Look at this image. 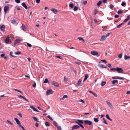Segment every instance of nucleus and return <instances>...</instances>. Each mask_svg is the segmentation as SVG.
<instances>
[{"mask_svg": "<svg viewBox=\"0 0 130 130\" xmlns=\"http://www.w3.org/2000/svg\"><path fill=\"white\" fill-rule=\"evenodd\" d=\"M117 13L118 14H121L122 13V11L121 10H119L118 11Z\"/></svg>", "mask_w": 130, "mask_h": 130, "instance_id": "49", "label": "nucleus"}, {"mask_svg": "<svg viewBox=\"0 0 130 130\" xmlns=\"http://www.w3.org/2000/svg\"><path fill=\"white\" fill-rule=\"evenodd\" d=\"M22 8L21 6H16L15 7V9L18 10H21V8Z\"/></svg>", "mask_w": 130, "mask_h": 130, "instance_id": "13", "label": "nucleus"}, {"mask_svg": "<svg viewBox=\"0 0 130 130\" xmlns=\"http://www.w3.org/2000/svg\"><path fill=\"white\" fill-rule=\"evenodd\" d=\"M100 66L102 68H106L107 67L105 66L104 65L101 64L100 65Z\"/></svg>", "mask_w": 130, "mask_h": 130, "instance_id": "29", "label": "nucleus"}, {"mask_svg": "<svg viewBox=\"0 0 130 130\" xmlns=\"http://www.w3.org/2000/svg\"><path fill=\"white\" fill-rule=\"evenodd\" d=\"M36 86V84L35 82V83L34 84L32 85V86L33 87H35Z\"/></svg>", "mask_w": 130, "mask_h": 130, "instance_id": "63", "label": "nucleus"}, {"mask_svg": "<svg viewBox=\"0 0 130 130\" xmlns=\"http://www.w3.org/2000/svg\"><path fill=\"white\" fill-rule=\"evenodd\" d=\"M130 19V17H129V15H128L127 16V18L124 20L123 22L119 25L118 26H117V28H119L121 27V26L124 24V23L127 22Z\"/></svg>", "mask_w": 130, "mask_h": 130, "instance_id": "1", "label": "nucleus"}, {"mask_svg": "<svg viewBox=\"0 0 130 130\" xmlns=\"http://www.w3.org/2000/svg\"><path fill=\"white\" fill-rule=\"evenodd\" d=\"M88 75L87 74H85V78L84 79L83 82H84L85 80H86L87 79L88 77Z\"/></svg>", "mask_w": 130, "mask_h": 130, "instance_id": "21", "label": "nucleus"}, {"mask_svg": "<svg viewBox=\"0 0 130 130\" xmlns=\"http://www.w3.org/2000/svg\"><path fill=\"white\" fill-rule=\"evenodd\" d=\"M110 70L111 71H114V70H116V68H112L110 69Z\"/></svg>", "mask_w": 130, "mask_h": 130, "instance_id": "47", "label": "nucleus"}, {"mask_svg": "<svg viewBox=\"0 0 130 130\" xmlns=\"http://www.w3.org/2000/svg\"><path fill=\"white\" fill-rule=\"evenodd\" d=\"M9 41V37H7L6 39L5 42L6 43H8Z\"/></svg>", "mask_w": 130, "mask_h": 130, "instance_id": "19", "label": "nucleus"}, {"mask_svg": "<svg viewBox=\"0 0 130 130\" xmlns=\"http://www.w3.org/2000/svg\"><path fill=\"white\" fill-rule=\"evenodd\" d=\"M106 103L107 104V105L109 107H112V105L111 103H110L108 102V101H106Z\"/></svg>", "mask_w": 130, "mask_h": 130, "instance_id": "24", "label": "nucleus"}, {"mask_svg": "<svg viewBox=\"0 0 130 130\" xmlns=\"http://www.w3.org/2000/svg\"><path fill=\"white\" fill-rule=\"evenodd\" d=\"M45 124L46 126H49L50 125V123L48 122H45Z\"/></svg>", "mask_w": 130, "mask_h": 130, "instance_id": "32", "label": "nucleus"}, {"mask_svg": "<svg viewBox=\"0 0 130 130\" xmlns=\"http://www.w3.org/2000/svg\"><path fill=\"white\" fill-rule=\"evenodd\" d=\"M78 9V7L76 6H74L73 10L74 11H76Z\"/></svg>", "mask_w": 130, "mask_h": 130, "instance_id": "35", "label": "nucleus"}, {"mask_svg": "<svg viewBox=\"0 0 130 130\" xmlns=\"http://www.w3.org/2000/svg\"><path fill=\"white\" fill-rule=\"evenodd\" d=\"M11 22L12 24H14L15 23L16 21L15 20H12L11 21Z\"/></svg>", "mask_w": 130, "mask_h": 130, "instance_id": "51", "label": "nucleus"}, {"mask_svg": "<svg viewBox=\"0 0 130 130\" xmlns=\"http://www.w3.org/2000/svg\"><path fill=\"white\" fill-rule=\"evenodd\" d=\"M124 59L125 60L130 59V56L127 55H125L124 57Z\"/></svg>", "mask_w": 130, "mask_h": 130, "instance_id": "18", "label": "nucleus"}, {"mask_svg": "<svg viewBox=\"0 0 130 130\" xmlns=\"http://www.w3.org/2000/svg\"><path fill=\"white\" fill-rule=\"evenodd\" d=\"M68 78L66 77V76L64 77V82H66V81H67L68 80Z\"/></svg>", "mask_w": 130, "mask_h": 130, "instance_id": "37", "label": "nucleus"}, {"mask_svg": "<svg viewBox=\"0 0 130 130\" xmlns=\"http://www.w3.org/2000/svg\"><path fill=\"white\" fill-rule=\"evenodd\" d=\"M126 3L125 2H123L121 3V5L125 7L126 6Z\"/></svg>", "mask_w": 130, "mask_h": 130, "instance_id": "41", "label": "nucleus"}, {"mask_svg": "<svg viewBox=\"0 0 130 130\" xmlns=\"http://www.w3.org/2000/svg\"><path fill=\"white\" fill-rule=\"evenodd\" d=\"M27 45L28 46H29L30 47L32 46L29 43H27Z\"/></svg>", "mask_w": 130, "mask_h": 130, "instance_id": "59", "label": "nucleus"}, {"mask_svg": "<svg viewBox=\"0 0 130 130\" xmlns=\"http://www.w3.org/2000/svg\"><path fill=\"white\" fill-rule=\"evenodd\" d=\"M19 97V98H23L26 101L28 102V100L25 98L23 96L21 95H19L18 96Z\"/></svg>", "mask_w": 130, "mask_h": 130, "instance_id": "16", "label": "nucleus"}, {"mask_svg": "<svg viewBox=\"0 0 130 130\" xmlns=\"http://www.w3.org/2000/svg\"><path fill=\"white\" fill-rule=\"evenodd\" d=\"M14 120L19 125L20 127L23 130H25V129L24 128L23 126L21 125L20 121L17 118H14Z\"/></svg>", "mask_w": 130, "mask_h": 130, "instance_id": "2", "label": "nucleus"}, {"mask_svg": "<svg viewBox=\"0 0 130 130\" xmlns=\"http://www.w3.org/2000/svg\"><path fill=\"white\" fill-rule=\"evenodd\" d=\"M32 118L35 121H36V122H39L38 121V118L36 117H32Z\"/></svg>", "mask_w": 130, "mask_h": 130, "instance_id": "22", "label": "nucleus"}, {"mask_svg": "<svg viewBox=\"0 0 130 130\" xmlns=\"http://www.w3.org/2000/svg\"><path fill=\"white\" fill-rule=\"evenodd\" d=\"M87 1H85L83 2V3L84 5H86L87 3Z\"/></svg>", "mask_w": 130, "mask_h": 130, "instance_id": "56", "label": "nucleus"}, {"mask_svg": "<svg viewBox=\"0 0 130 130\" xmlns=\"http://www.w3.org/2000/svg\"><path fill=\"white\" fill-rule=\"evenodd\" d=\"M106 82H105L102 81L101 84V86H103L106 84Z\"/></svg>", "mask_w": 130, "mask_h": 130, "instance_id": "25", "label": "nucleus"}, {"mask_svg": "<svg viewBox=\"0 0 130 130\" xmlns=\"http://www.w3.org/2000/svg\"><path fill=\"white\" fill-rule=\"evenodd\" d=\"M103 120H104V121L103 122V123L106 124H107L108 123L106 121V120H105V119L104 118H103Z\"/></svg>", "mask_w": 130, "mask_h": 130, "instance_id": "42", "label": "nucleus"}, {"mask_svg": "<svg viewBox=\"0 0 130 130\" xmlns=\"http://www.w3.org/2000/svg\"><path fill=\"white\" fill-rule=\"evenodd\" d=\"M21 52L19 51H18L17 52L15 53V54L16 55H18L20 54H21Z\"/></svg>", "mask_w": 130, "mask_h": 130, "instance_id": "44", "label": "nucleus"}, {"mask_svg": "<svg viewBox=\"0 0 130 130\" xmlns=\"http://www.w3.org/2000/svg\"><path fill=\"white\" fill-rule=\"evenodd\" d=\"M21 5L26 9H27V7L25 3L23 2L21 4Z\"/></svg>", "mask_w": 130, "mask_h": 130, "instance_id": "17", "label": "nucleus"}, {"mask_svg": "<svg viewBox=\"0 0 130 130\" xmlns=\"http://www.w3.org/2000/svg\"><path fill=\"white\" fill-rule=\"evenodd\" d=\"M30 107L34 111L36 112L38 111L34 107L30 105Z\"/></svg>", "mask_w": 130, "mask_h": 130, "instance_id": "15", "label": "nucleus"}, {"mask_svg": "<svg viewBox=\"0 0 130 130\" xmlns=\"http://www.w3.org/2000/svg\"><path fill=\"white\" fill-rule=\"evenodd\" d=\"M110 7L111 9H112L114 7V6L110 4Z\"/></svg>", "mask_w": 130, "mask_h": 130, "instance_id": "58", "label": "nucleus"}, {"mask_svg": "<svg viewBox=\"0 0 130 130\" xmlns=\"http://www.w3.org/2000/svg\"><path fill=\"white\" fill-rule=\"evenodd\" d=\"M78 39L80 40H82L83 41H84L83 39L81 37H78Z\"/></svg>", "mask_w": 130, "mask_h": 130, "instance_id": "53", "label": "nucleus"}, {"mask_svg": "<svg viewBox=\"0 0 130 130\" xmlns=\"http://www.w3.org/2000/svg\"><path fill=\"white\" fill-rule=\"evenodd\" d=\"M106 118L107 119H108L109 120H110L111 121H112V119H110V117H109V115H108V114H107L106 115Z\"/></svg>", "mask_w": 130, "mask_h": 130, "instance_id": "27", "label": "nucleus"}, {"mask_svg": "<svg viewBox=\"0 0 130 130\" xmlns=\"http://www.w3.org/2000/svg\"><path fill=\"white\" fill-rule=\"evenodd\" d=\"M94 14L95 15L96 14L97 12V10L96 9H95L94 10Z\"/></svg>", "mask_w": 130, "mask_h": 130, "instance_id": "60", "label": "nucleus"}, {"mask_svg": "<svg viewBox=\"0 0 130 130\" xmlns=\"http://www.w3.org/2000/svg\"><path fill=\"white\" fill-rule=\"evenodd\" d=\"M85 124L86 125H91L93 123L91 121L88 120H84Z\"/></svg>", "mask_w": 130, "mask_h": 130, "instance_id": "5", "label": "nucleus"}, {"mask_svg": "<svg viewBox=\"0 0 130 130\" xmlns=\"http://www.w3.org/2000/svg\"><path fill=\"white\" fill-rule=\"evenodd\" d=\"M81 82H82V80L80 79H79L78 80V82L77 83V84L78 85H79V84H80V83H81Z\"/></svg>", "mask_w": 130, "mask_h": 130, "instance_id": "38", "label": "nucleus"}, {"mask_svg": "<svg viewBox=\"0 0 130 130\" xmlns=\"http://www.w3.org/2000/svg\"><path fill=\"white\" fill-rule=\"evenodd\" d=\"M58 130H61V127L59 126L58 125L56 127Z\"/></svg>", "mask_w": 130, "mask_h": 130, "instance_id": "39", "label": "nucleus"}, {"mask_svg": "<svg viewBox=\"0 0 130 130\" xmlns=\"http://www.w3.org/2000/svg\"><path fill=\"white\" fill-rule=\"evenodd\" d=\"M51 10L55 14L57 13L58 12V10L54 8H53L51 9Z\"/></svg>", "mask_w": 130, "mask_h": 130, "instance_id": "9", "label": "nucleus"}, {"mask_svg": "<svg viewBox=\"0 0 130 130\" xmlns=\"http://www.w3.org/2000/svg\"><path fill=\"white\" fill-rule=\"evenodd\" d=\"M116 71L119 73H123V71L121 68L118 67L116 68Z\"/></svg>", "mask_w": 130, "mask_h": 130, "instance_id": "6", "label": "nucleus"}, {"mask_svg": "<svg viewBox=\"0 0 130 130\" xmlns=\"http://www.w3.org/2000/svg\"><path fill=\"white\" fill-rule=\"evenodd\" d=\"M14 90H15L16 91H17V92H19L21 93L22 94H23L22 92L21 91H20L18 89H14Z\"/></svg>", "mask_w": 130, "mask_h": 130, "instance_id": "40", "label": "nucleus"}, {"mask_svg": "<svg viewBox=\"0 0 130 130\" xmlns=\"http://www.w3.org/2000/svg\"><path fill=\"white\" fill-rule=\"evenodd\" d=\"M56 58L59 59H61L62 58V57L60 56H56Z\"/></svg>", "mask_w": 130, "mask_h": 130, "instance_id": "52", "label": "nucleus"}, {"mask_svg": "<svg viewBox=\"0 0 130 130\" xmlns=\"http://www.w3.org/2000/svg\"><path fill=\"white\" fill-rule=\"evenodd\" d=\"M68 96L66 95H64L63 97L61 98H60V100H63L64 99H65V98H68Z\"/></svg>", "mask_w": 130, "mask_h": 130, "instance_id": "26", "label": "nucleus"}, {"mask_svg": "<svg viewBox=\"0 0 130 130\" xmlns=\"http://www.w3.org/2000/svg\"><path fill=\"white\" fill-rule=\"evenodd\" d=\"M53 124L56 127L58 125L57 122L55 121H53Z\"/></svg>", "mask_w": 130, "mask_h": 130, "instance_id": "33", "label": "nucleus"}, {"mask_svg": "<svg viewBox=\"0 0 130 130\" xmlns=\"http://www.w3.org/2000/svg\"><path fill=\"white\" fill-rule=\"evenodd\" d=\"M69 6L71 8H73L74 7V5L73 4H69Z\"/></svg>", "mask_w": 130, "mask_h": 130, "instance_id": "36", "label": "nucleus"}, {"mask_svg": "<svg viewBox=\"0 0 130 130\" xmlns=\"http://www.w3.org/2000/svg\"><path fill=\"white\" fill-rule=\"evenodd\" d=\"M94 120L95 122H98L99 121V120L98 118H94Z\"/></svg>", "mask_w": 130, "mask_h": 130, "instance_id": "31", "label": "nucleus"}, {"mask_svg": "<svg viewBox=\"0 0 130 130\" xmlns=\"http://www.w3.org/2000/svg\"><path fill=\"white\" fill-rule=\"evenodd\" d=\"M9 7L8 6H5L4 8V11L5 12V14H6L7 11L9 10Z\"/></svg>", "mask_w": 130, "mask_h": 130, "instance_id": "7", "label": "nucleus"}, {"mask_svg": "<svg viewBox=\"0 0 130 130\" xmlns=\"http://www.w3.org/2000/svg\"><path fill=\"white\" fill-rule=\"evenodd\" d=\"M47 117L49 118L50 119L51 121H53V119H52V118L50 116L48 115Z\"/></svg>", "mask_w": 130, "mask_h": 130, "instance_id": "45", "label": "nucleus"}, {"mask_svg": "<svg viewBox=\"0 0 130 130\" xmlns=\"http://www.w3.org/2000/svg\"><path fill=\"white\" fill-rule=\"evenodd\" d=\"M91 54L93 55H98V53L96 51H93L91 52Z\"/></svg>", "mask_w": 130, "mask_h": 130, "instance_id": "11", "label": "nucleus"}, {"mask_svg": "<svg viewBox=\"0 0 130 130\" xmlns=\"http://www.w3.org/2000/svg\"><path fill=\"white\" fill-rule=\"evenodd\" d=\"M21 41L19 39H17L15 40V41L14 43V44H17L18 43H19Z\"/></svg>", "mask_w": 130, "mask_h": 130, "instance_id": "12", "label": "nucleus"}, {"mask_svg": "<svg viewBox=\"0 0 130 130\" xmlns=\"http://www.w3.org/2000/svg\"><path fill=\"white\" fill-rule=\"evenodd\" d=\"M73 129H76L79 128L80 127L79 126L77 125H74L73 127Z\"/></svg>", "mask_w": 130, "mask_h": 130, "instance_id": "10", "label": "nucleus"}, {"mask_svg": "<svg viewBox=\"0 0 130 130\" xmlns=\"http://www.w3.org/2000/svg\"><path fill=\"white\" fill-rule=\"evenodd\" d=\"M0 28L3 31H4L5 30V26L4 25H3L0 27Z\"/></svg>", "mask_w": 130, "mask_h": 130, "instance_id": "14", "label": "nucleus"}, {"mask_svg": "<svg viewBox=\"0 0 130 130\" xmlns=\"http://www.w3.org/2000/svg\"><path fill=\"white\" fill-rule=\"evenodd\" d=\"M79 125L82 128L84 129V127L81 124H80Z\"/></svg>", "mask_w": 130, "mask_h": 130, "instance_id": "54", "label": "nucleus"}, {"mask_svg": "<svg viewBox=\"0 0 130 130\" xmlns=\"http://www.w3.org/2000/svg\"><path fill=\"white\" fill-rule=\"evenodd\" d=\"M48 80L47 78H45V80L44 82V83H46L48 82Z\"/></svg>", "mask_w": 130, "mask_h": 130, "instance_id": "43", "label": "nucleus"}, {"mask_svg": "<svg viewBox=\"0 0 130 130\" xmlns=\"http://www.w3.org/2000/svg\"><path fill=\"white\" fill-rule=\"evenodd\" d=\"M77 120L78 121V122L80 123V124H83V120L78 119Z\"/></svg>", "mask_w": 130, "mask_h": 130, "instance_id": "28", "label": "nucleus"}, {"mask_svg": "<svg viewBox=\"0 0 130 130\" xmlns=\"http://www.w3.org/2000/svg\"><path fill=\"white\" fill-rule=\"evenodd\" d=\"M118 57L119 58H122V54H119V55H118Z\"/></svg>", "mask_w": 130, "mask_h": 130, "instance_id": "50", "label": "nucleus"}, {"mask_svg": "<svg viewBox=\"0 0 130 130\" xmlns=\"http://www.w3.org/2000/svg\"><path fill=\"white\" fill-rule=\"evenodd\" d=\"M7 123H8L9 124H10L12 125L13 124L11 122H10L8 120H7Z\"/></svg>", "mask_w": 130, "mask_h": 130, "instance_id": "46", "label": "nucleus"}, {"mask_svg": "<svg viewBox=\"0 0 130 130\" xmlns=\"http://www.w3.org/2000/svg\"><path fill=\"white\" fill-rule=\"evenodd\" d=\"M18 115L20 117H22V115L21 113H18Z\"/></svg>", "mask_w": 130, "mask_h": 130, "instance_id": "57", "label": "nucleus"}, {"mask_svg": "<svg viewBox=\"0 0 130 130\" xmlns=\"http://www.w3.org/2000/svg\"><path fill=\"white\" fill-rule=\"evenodd\" d=\"M101 60L102 61H103V62H105V63H107V62L105 60Z\"/></svg>", "mask_w": 130, "mask_h": 130, "instance_id": "64", "label": "nucleus"}, {"mask_svg": "<svg viewBox=\"0 0 130 130\" xmlns=\"http://www.w3.org/2000/svg\"><path fill=\"white\" fill-rule=\"evenodd\" d=\"M112 83L113 84H115V83H118V80H114L112 81Z\"/></svg>", "mask_w": 130, "mask_h": 130, "instance_id": "23", "label": "nucleus"}, {"mask_svg": "<svg viewBox=\"0 0 130 130\" xmlns=\"http://www.w3.org/2000/svg\"><path fill=\"white\" fill-rule=\"evenodd\" d=\"M21 28L24 31H25V30H24V29L25 28V26L24 24H22V26H21Z\"/></svg>", "mask_w": 130, "mask_h": 130, "instance_id": "20", "label": "nucleus"}, {"mask_svg": "<svg viewBox=\"0 0 130 130\" xmlns=\"http://www.w3.org/2000/svg\"><path fill=\"white\" fill-rule=\"evenodd\" d=\"M15 2L17 3H19L20 2V0H15Z\"/></svg>", "mask_w": 130, "mask_h": 130, "instance_id": "48", "label": "nucleus"}, {"mask_svg": "<svg viewBox=\"0 0 130 130\" xmlns=\"http://www.w3.org/2000/svg\"><path fill=\"white\" fill-rule=\"evenodd\" d=\"M109 35V33H107L106 35H103L101 37L100 40L103 41L105 40L106 38Z\"/></svg>", "mask_w": 130, "mask_h": 130, "instance_id": "3", "label": "nucleus"}, {"mask_svg": "<svg viewBox=\"0 0 130 130\" xmlns=\"http://www.w3.org/2000/svg\"><path fill=\"white\" fill-rule=\"evenodd\" d=\"M54 91L51 89H49L46 92V95H48L51 94H52Z\"/></svg>", "mask_w": 130, "mask_h": 130, "instance_id": "4", "label": "nucleus"}, {"mask_svg": "<svg viewBox=\"0 0 130 130\" xmlns=\"http://www.w3.org/2000/svg\"><path fill=\"white\" fill-rule=\"evenodd\" d=\"M52 85L58 87L59 86V85L58 84V83L56 82H55L54 81L52 83Z\"/></svg>", "mask_w": 130, "mask_h": 130, "instance_id": "8", "label": "nucleus"}, {"mask_svg": "<svg viewBox=\"0 0 130 130\" xmlns=\"http://www.w3.org/2000/svg\"><path fill=\"white\" fill-rule=\"evenodd\" d=\"M40 0H36V2L37 3H39L40 2Z\"/></svg>", "mask_w": 130, "mask_h": 130, "instance_id": "62", "label": "nucleus"}, {"mask_svg": "<svg viewBox=\"0 0 130 130\" xmlns=\"http://www.w3.org/2000/svg\"><path fill=\"white\" fill-rule=\"evenodd\" d=\"M119 17V15H116L115 16V17L116 18H118Z\"/></svg>", "mask_w": 130, "mask_h": 130, "instance_id": "61", "label": "nucleus"}, {"mask_svg": "<svg viewBox=\"0 0 130 130\" xmlns=\"http://www.w3.org/2000/svg\"><path fill=\"white\" fill-rule=\"evenodd\" d=\"M10 55H11L13 57H16V56L14 55H13V52L12 51H11L10 52Z\"/></svg>", "mask_w": 130, "mask_h": 130, "instance_id": "34", "label": "nucleus"}, {"mask_svg": "<svg viewBox=\"0 0 130 130\" xmlns=\"http://www.w3.org/2000/svg\"><path fill=\"white\" fill-rule=\"evenodd\" d=\"M117 79H121V80H123L124 79L122 77H117Z\"/></svg>", "mask_w": 130, "mask_h": 130, "instance_id": "55", "label": "nucleus"}, {"mask_svg": "<svg viewBox=\"0 0 130 130\" xmlns=\"http://www.w3.org/2000/svg\"><path fill=\"white\" fill-rule=\"evenodd\" d=\"M102 2L101 1H100L97 4V5L98 6H100L102 3Z\"/></svg>", "mask_w": 130, "mask_h": 130, "instance_id": "30", "label": "nucleus"}]
</instances>
